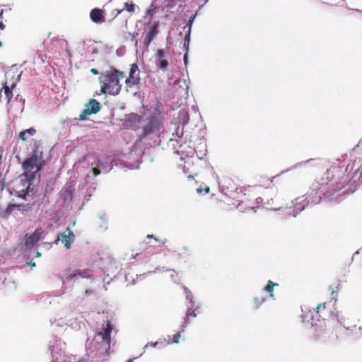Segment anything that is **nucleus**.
Returning <instances> with one entry per match:
<instances>
[{
  "instance_id": "nucleus-1",
  "label": "nucleus",
  "mask_w": 362,
  "mask_h": 362,
  "mask_svg": "<svg viewBox=\"0 0 362 362\" xmlns=\"http://www.w3.org/2000/svg\"><path fill=\"white\" fill-rule=\"evenodd\" d=\"M334 170L335 168L327 169L326 172L316 177L315 182L313 183V189L320 191V193H322L325 198L329 201L337 199L351 191L350 187L346 188V186L344 185L347 178H343L344 180L343 182L337 183L335 187L333 185L329 186L327 189L325 190L329 182L334 177Z\"/></svg>"
},
{
  "instance_id": "nucleus-2",
  "label": "nucleus",
  "mask_w": 362,
  "mask_h": 362,
  "mask_svg": "<svg viewBox=\"0 0 362 362\" xmlns=\"http://www.w3.org/2000/svg\"><path fill=\"white\" fill-rule=\"evenodd\" d=\"M112 329V324L107 321L106 326L101 332H98V339L94 338L91 341H87L86 349L92 354L91 357L95 362L105 361L108 356L111 343L110 334Z\"/></svg>"
},
{
  "instance_id": "nucleus-3",
  "label": "nucleus",
  "mask_w": 362,
  "mask_h": 362,
  "mask_svg": "<svg viewBox=\"0 0 362 362\" xmlns=\"http://www.w3.org/2000/svg\"><path fill=\"white\" fill-rule=\"evenodd\" d=\"M307 318H310L312 320L310 322V332L313 340L315 341L324 343L334 341L338 339L337 334H334L331 332L329 329H327L326 325L323 320H317L315 321L313 313L311 311L302 316V322H310V320H307Z\"/></svg>"
},
{
  "instance_id": "nucleus-4",
  "label": "nucleus",
  "mask_w": 362,
  "mask_h": 362,
  "mask_svg": "<svg viewBox=\"0 0 362 362\" xmlns=\"http://www.w3.org/2000/svg\"><path fill=\"white\" fill-rule=\"evenodd\" d=\"M125 76V73L110 67V69L102 73L100 81L102 83L100 91L111 95H118L122 89L120 80Z\"/></svg>"
},
{
  "instance_id": "nucleus-5",
  "label": "nucleus",
  "mask_w": 362,
  "mask_h": 362,
  "mask_svg": "<svg viewBox=\"0 0 362 362\" xmlns=\"http://www.w3.org/2000/svg\"><path fill=\"white\" fill-rule=\"evenodd\" d=\"M42 151L40 149V142L35 141L33 143V148L32 151V156L26 159L22 164V167L25 170L24 174L28 177L29 173H38L42 168Z\"/></svg>"
},
{
  "instance_id": "nucleus-6",
  "label": "nucleus",
  "mask_w": 362,
  "mask_h": 362,
  "mask_svg": "<svg viewBox=\"0 0 362 362\" xmlns=\"http://www.w3.org/2000/svg\"><path fill=\"white\" fill-rule=\"evenodd\" d=\"M42 231L41 228H37L31 234H25L23 237V242L18 245V249L21 251L24 248H31L34 247L42 238Z\"/></svg>"
},
{
  "instance_id": "nucleus-7",
  "label": "nucleus",
  "mask_w": 362,
  "mask_h": 362,
  "mask_svg": "<svg viewBox=\"0 0 362 362\" xmlns=\"http://www.w3.org/2000/svg\"><path fill=\"white\" fill-rule=\"evenodd\" d=\"M148 28H146L143 34L144 46L148 49L151 43L155 40L159 33V25L158 21H154L153 23H148L147 24Z\"/></svg>"
},
{
  "instance_id": "nucleus-8",
  "label": "nucleus",
  "mask_w": 362,
  "mask_h": 362,
  "mask_svg": "<svg viewBox=\"0 0 362 362\" xmlns=\"http://www.w3.org/2000/svg\"><path fill=\"white\" fill-rule=\"evenodd\" d=\"M293 202L291 199H286L282 194H276L271 200H268V204L270 205V209L274 211L283 209L291 208Z\"/></svg>"
},
{
  "instance_id": "nucleus-9",
  "label": "nucleus",
  "mask_w": 362,
  "mask_h": 362,
  "mask_svg": "<svg viewBox=\"0 0 362 362\" xmlns=\"http://www.w3.org/2000/svg\"><path fill=\"white\" fill-rule=\"evenodd\" d=\"M154 56L157 62V66L160 69L165 71L170 65V56L169 53L165 49H158L156 51Z\"/></svg>"
},
{
  "instance_id": "nucleus-10",
  "label": "nucleus",
  "mask_w": 362,
  "mask_h": 362,
  "mask_svg": "<svg viewBox=\"0 0 362 362\" xmlns=\"http://www.w3.org/2000/svg\"><path fill=\"white\" fill-rule=\"evenodd\" d=\"M161 120L156 115H152L148 119L147 124L143 127L142 136H146L149 134L158 131L161 127Z\"/></svg>"
},
{
  "instance_id": "nucleus-11",
  "label": "nucleus",
  "mask_w": 362,
  "mask_h": 362,
  "mask_svg": "<svg viewBox=\"0 0 362 362\" xmlns=\"http://www.w3.org/2000/svg\"><path fill=\"white\" fill-rule=\"evenodd\" d=\"M74 240L75 235L71 230V228H66V231L65 233H60L58 234L57 239L55 240V243H57L58 241H61L66 249H69Z\"/></svg>"
},
{
  "instance_id": "nucleus-12",
  "label": "nucleus",
  "mask_w": 362,
  "mask_h": 362,
  "mask_svg": "<svg viewBox=\"0 0 362 362\" xmlns=\"http://www.w3.org/2000/svg\"><path fill=\"white\" fill-rule=\"evenodd\" d=\"M64 345L61 340H57L54 344L49 346V351L53 358L52 362H58L57 360L62 356V346Z\"/></svg>"
},
{
  "instance_id": "nucleus-13",
  "label": "nucleus",
  "mask_w": 362,
  "mask_h": 362,
  "mask_svg": "<svg viewBox=\"0 0 362 362\" xmlns=\"http://www.w3.org/2000/svg\"><path fill=\"white\" fill-rule=\"evenodd\" d=\"M139 69L136 64H132L129 69V76L126 79L127 84L132 83V85H137L140 82V77L138 73Z\"/></svg>"
},
{
  "instance_id": "nucleus-14",
  "label": "nucleus",
  "mask_w": 362,
  "mask_h": 362,
  "mask_svg": "<svg viewBox=\"0 0 362 362\" xmlns=\"http://www.w3.org/2000/svg\"><path fill=\"white\" fill-rule=\"evenodd\" d=\"M187 311L185 313V316L183 318V321L181 325L182 331L187 327L188 324V319L190 317H196L197 316V313L196 311L199 309V306L196 305L192 306V305L187 304Z\"/></svg>"
},
{
  "instance_id": "nucleus-15",
  "label": "nucleus",
  "mask_w": 362,
  "mask_h": 362,
  "mask_svg": "<svg viewBox=\"0 0 362 362\" xmlns=\"http://www.w3.org/2000/svg\"><path fill=\"white\" fill-rule=\"evenodd\" d=\"M105 11L103 9L95 8L90 12V18L95 23H102L105 21Z\"/></svg>"
},
{
  "instance_id": "nucleus-16",
  "label": "nucleus",
  "mask_w": 362,
  "mask_h": 362,
  "mask_svg": "<svg viewBox=\"0 0 362 362\" xmlns=\"http://www.w3.org/2000/svg\"><path fill=\"white\" fill-rule=\"evenodd\" d=\"M335 317L337 322L339 323L341 326H342L344 328H345L346 330H351L353 332V329H356V326L354 325L352 327H349V323L346 322V317L345 314H344L342 312H337L335 314Z\"/></svg>"
},
{
  "instance_id": "nucleus-17",
  "label": "nucleus",
  "mask_w": 362,
  "mask_h": 362,
  "mask_svg": "<svg viewBox=\"0 0 362 362\" xmlns=\"http://www.w3.org/2000/svg\"><path fill=\"white\" fill-rule=\"evenodd\" d=\"M86 107L88 108L92 114H96L100 110V104L95 99H90L89 102L86 105Z\"/></svg>"
},
{
  "instance_id": "nucleus-18",
  "label": "nucleus",
  "mask_w": 362,
  "mask_h": 362,
  "mask_svg": "<svg viewBox=\"0 0 362 362\" xmlns=\"http://www.w3.org/2000/svg\"><path fill=\"white\" fill-rule=\"evenodd\" d=\"M36 134V129L34 127L23 130L18 134V139L23 141H27L29 136H33Z\"/></svg>"
},
{
  "instance_id": "nucleus-19",
  "label": "nucleus",
  "mask_w": 362,
  "mask_h": 362,
  "mask_svg": "<svg viewBox=\"0 0 362 362\" xmlns=\"http://www.w3.org/2000/svg\"><path fill=\"white\" fill-rule=\"evenodd\" d=\"M16 84L15 82L12 83L11 87L8 86L7 82L4 83L3 88L4 90V93L6 95V98L9 102L11 99L13 98V89L16 87Z\"/></svg>"
},
{
  "instance_id": "nucleus-20",
  "label": "nucleus",
  "mask_w": 362,
  "mask_h": 362,
  "mask_svg": "<svg viewBox=\"0 0 362 362\" xmlns=\"http://www.w3.org/2000/svg\"><path fill=\"white\" fill-rule=\"evenodd\" d=\"M275 286H278V284L274 283L272 281L269 280L267 281V284L264 287V291L269 293L270 297L275 300L274 294V288Z\"/></svg>"
},
{
  "instance_id": "nucleus-21",
  "label": "nucleus",
  "mask_w": 362,
  "mask_h": 362,
  "mask_svg": "<svg viewBox=\"0 0 362 362\" xmlns=\"http://www.w3.org/2000/svg\"><path fill=\"white\" fill-rule=\"evenodd\" d=\"M163 344V346H166V345L169 344V342H167V341H165V339H163V341H156V342H148V343H147V344L144 346V348H143V350H144L143 353H141V354L138 356V358H139V357H141V356L143 355V354L146 351V350L147 349V348H148V347H149V348H151V347H152V348H156V347L157 346V345H158V344ZM136 358H137V357H136Z\"/></svg>"
},
{
  "instance_id": "nucleus-22",
  "label": "nucleus",
  "mask_w": 362,
  "mask_h": 362,
  "mask_svg": "<svg viewBox=\"0 0 362 362\" xmlns=\"http://www.w3.org/2000/svg\"><path fill=\"white\" fill-rule=\"evenodd\" d=\"M70 277L72 279H76L78 277H80L82 279H88L89 275L88 274V272L85 270H78V271H74L70 275Z\"/></svg>"
},
{
  "instance_id": "nucleus-23",
  "label": "nucleus",
  "mask_w": 362,
  "mask_h": 362,
  "mask_svg": "<svg viewBox=\"0 0 362 362\" xmlns=\"http://www.w3.org/2000/svg\"><path fill=\"white\" fill-rule=\"evenodd\" d=\"M182 249L185 250V252H180L178 253V257L180 260H182L184 262H187L188 261V257L191 255V254L189 252L187 247L184 246Z\"/></svg>"
},
{
  "instance_id": "nucleus-24",
  "label": "nucleus",
  "mask_w": 362,
  "mask_h": 362,
  "mask_svg": "<svg viewBox=\"0 0 362 362\" xmlns=\"http://www.w3.org/2000/svg\"><path fill=\"white\" fill-rule=\"evenodd\" d=\"M185 293V298L187 300V304L192 305V306H195V303L193 300V296L191 293V291L187 288H184Z\"/></svg>"
},
{
  "instance_id": "nucleus-25",
  "label": "nucleus",
  "mask_w": 362,
  "mask_h": 362,
  "mask_svg": "<svg viewBox=\"0 0 362 362\" xmlns=\"http://www.w3.org/2000/svg\"><path fill=\"white\" fill-rule=\"evenodd\" d=\"M253 303L255 305V309H258L263 303H265L267 298L264 297H254Z\"/></svg>"
},
{
  "instance_id": "nucleus-26",
  "label": "nucleus",
  "mask_w": 362,
  "mask_h": 362,
  "mask_svg": "<svg viewBox=\"0 0 362 362\" xmlns=\"http://www.w3.org/2000/svg\"><path fill=\"white\" fill-rule=\"evenodd\" d=\"M90 115H92V113L90 112L89 109L86 107L79 115L78 119L81 121H84L87 119L88 117Z\"/></svg>"
},
{
  "instance_id": "nucleus-27",
  "label": "nucleus",
  "mask_w": 362,
  "mask_h": 362,
  "mask_svg": "<svg viewBox=\"0 0 362 362\" xmlns=\"http://www.w3.org/2000/svg\"><path fill=\"white\" fill-rule=\"evenodd\" d=\"M158 270V271H160L162 272H171L173 273L175 272V271L173 269H164V268H160V267H157L156 268V270H153V271H149L146 273V274H155L156 272ZM143 275H146V274H144Z\"/></svg>"
},
{
  "instance_id": "nucleus-28",
  "label": "nucleus",
  "mask_w": 362,
  "mask_h": 362,
  "mask_svg": "<svg viewBox=\"0 0 362 362\" xmlns=\"http://www.w3.org/2000/svg\"><path fill=\"white\" fill-rule=\"evenodd\" d=\"M181 332L182 331H180L173 335V341L170 344H179V339L180 337Z\"/></svg>"
},
{
  "instance_id": "nucleus-29",
  "label": "nucleus",
  "mask_w": 362,
  "mask_h": 362,
  "mask_svg": "<svg viewBox=\"0 0 362 362\" xmlns=\"http://www.w3.org/2000/svg\"><path fill=\"white\" fill-rule=\"evenodd\" d=\"M124 8L129 12H133L134 11V5L133 4L126 2L124 4Z\"/></svg>"
},
{
  "instance_id": "nucleus-30",
  "label": "nucleus",
  "mask_w": 362,
  "mask_h": 362,
  "mask_svg": "<svg viewBox=\"0 0 362 362\" xmlns=\"http://www.w3.org/2000/svg\"><path fill=\"white\" fill-rule=\"evenodd\" d=\"M209 191H210V188L208 186H205L204 187H199L197 188V192L198 193H202V192H204L206 194H207L209 192Z\"/></svg>"
},
{
  "instance_id": "nucleus-31",
  "label": "nucleus",
  "mask_w": 362,
  "mask_h": 362,
  "mask_svg": "<svg viewBox=\"0 0 362 362\" xmlns=\"http://www.w3.org/2000/svg\"><path fill=\"white\" fill-rule=\"evenodd\" d=\"M92 172L95 176H97L100 174V170L96 167H93Z\"/></svg>"
},
{
  "instance_id": "nucleus-32",
  "label": "nucleus",
  "mask_w": 362,
  "mask_h": 362,
  "mask_svg": "<svg viewBox=\"0 0 362 362\" xmlns=\"http://www.w3.org/2000/svg\"><path fill=\"white\" fill-rule=\"evenodd\" d=\"M25 264L28 267H30L31 269H33V268L36 267V264L34 262H33V261L27 262Z\"/></svg>"
},
{
  "instance_id": "nucleus-33",
  "label": "nucleus",
  "mask_w": 362,
  "mask_h": 362,
  "mask_svg": "<svg viewBox=\"0 0 362 362\" xmlns=\"http://www.w3.org/2000/svg\"><path fill=\"white\" fill-rule=\"evenodd\" d=\"M195 16H196V15H193V16L190 18V19H189V23H188L187 25H189V28L192 26V24L193 21H194V18H195Z\"/></svg>"
},
{
  "instance_id": "nucleus-34",
  "label": "nucleus",
  "mask_w": 362,
  "mask_h": 362,
  "mask_svg": "<svg viewBox=\"0 0 362 362\" xmlns=\"http://www.w3.org/2000/svg\"><path fill=\"white\" fill-rule=\"evenodd\" d=\"M146 238H148V239H153L156 241H158V239L156 236H154L153 235H148L146 236Z\"/></svg>"
},
{
  "instance_id": "nucleus-35",
  "label": "nucleus",
  "mask_w": 362,
  "mask_h": 362,
  "mask_svg": "<svg viewBox=\"0 0 362 362\" xmlns=\"http://www.w3.org/2000/svg\"><path fill=\"white\" fill-rule=\"evenodd\" d=\"M2 18V13H0V18ZM5 25H4L3 22L0 21V30L4 29Z\"/></svg>"
},
{
  "instance_id": "nucleus-36",
  "label": "nucleus",
  "mask_w": 362,
  "mask_h": 362,
  "mask_svg": "<svg viewBox=\"0 0 362 362\" xmlns=\"http://www.w3.org/2000/svg\"><path fill=\"white\" fill-rule=\"evenodd\" d=\"M90 72H91L93 74H94V75H98V74H99V71H98V69H94V68L90 69Z\"/></svg>"
},
{
  "instance_id": "nucleus-37",
  "label": "nucleus",
  "mask_w": 362,
  "mask_h": 362,
  "mask_svg": "<svg viewBox=\"0 0 362 362\" xmlns=\"http://www.w3.org/2000/svg\"><path fill=\"white\" fill-rule=\"evenodd\" d=\"M97 165L99 166V167H101L102 168H103V163H102V160L100 159L98 160L97 161Z\"/></svg>"
},
{
  "instance_id": "nucleus-38",
  "label": "nucleus",
  "mask_w": 362,
  "mask_h": 362,
  "mask_svg": "<svg viewBox=\"0 0 362 362\" xmlns=\"http://www.w3.org/2000/svg\"><path fill=\"white\" fill-rule=\"evenodd\" d=\"M110 264H113L115 266V269H117V262H115L114 259H111L110 260Z\"/></svg>"
},
{
  "instance_id": "nucleus-39",
  "label": "nucleus",
  "mask_w": 362,
  "mask_h": 362,
  "mask_svg": "<svg viewBox=\"0 0 362 362\" xmlns=\"http://www.w3.org/2000/svg\"><path fill=\"white\" fill-rule=\"evenodd\" d=\"M176 276H176L175 274H172L170 275V279H171L173 282H175V278H176Z\"/></svg>"
},
{
  "instance_id": "nucleus-40",
  "label": "nucleus",
  "mask_w": 362,
  "mask_h": 362,
  "mask_svg": "<svg viewBox=\"0 0 362 362\" xmlns=\"http://www.w3.org/2000/svg\"><path fill=\"white\" fill-rule=\"evenodd\" d=\"M85 293H86V296L90 295L92 293V291L86 290Z\"/></svg>"
},
{
  "instance_id": "nucleus-41",
  "label": "nucleus",
  "mask_w": 362,
  "mask_h": 362,
  "mask_svg": "<svg viewBox=\"0 0 362 362\" xmlns=\"http://www.w3.org/2000/svg\"><path fill=\"white\" fill-rule=\"evenodd\" d=\"M76 362H90V361L88 360H86V359H80V360H78Z\"/></svg>"
},
{
  "instance_id": "nucleus-42",
  "label": "nucleus",
  "mask_w": 362,
  "mask_h": 362,
  "mask_svg": "<svg viewBox=\"0 0 362 362\" xmlns=\"http://www.w3.org/2000/svg\"><path fill=\"white\" fill-rule=\"evenodd\" d=\"M41 257V252H39V251H37V252H36L35 257Z\"/></svg>"
},
{
  "instance_id": "nucleus-43",
  "label": "nucleus",
  "mask_w": 362,
  "mask_h": 362,
  "mask_svg": "<svg viewBox=\"0 0 362 362\" xmlns=\"http://www.w3.org/2000/svg\"><path fill=\"white\" fill-rule=\"evenodd\" d=\"M11 284H12L13 285V288H14V289L16 290V288H17V286H16V285L15 282H14V281H11Z\"/></svg>"
},
{
  "instance_id": "nucleus-44",
  "label": "nucleus",
  "mask_w": 362,
  "mask_h": 362,
  "mask_svg": "<svg viewBox=\"0 0 362 362\" xmlns=\"http://www.w3.org/2000/svg\"><path fill=\"white\" fill-rule=\"evenodd\" d=\"M359 254V250L356 251L354 252V255H353V257H352V259L354 258V256L356 255H358Z\"/></svg>"
},
{
  "instance_id": "nucleus-45",
  "label": "nucleus",
  "mask_w": 362,
  "mask_h": 362,
  "mask_svg": "<svg viewBox=\"0 0 362 362\" xmlns=\"http://www.w3.org/2000/svg\"><path fill=\"white\" fill-rule=\"evenodd\" d=\"M137 255H138V253H136V254H135V255H132V259H134V258H136V257Z\"/></svg>"
},
{
  "instance_id": "nucleus-46",
  "label": "nucleus",
  "mask_w": 362,
  "mask_h": 362,
  "mask_svg": "<svg viewBox=\"0 0 362 362\" xmlns=\"http://www.w3.org/2000/svg\"><path fill=\"white\" fill-rule=\"evenodd\" d=\"M322 304H319L317 307V312H318V310L320 308V307L322 306Z\"/></svg>"
},
{
  "instance_id": "nucleus-47",
  "label": "nucleus",
  "mask_w": 362,
  "mask_h": 362,
  "mask_svg": "<svg viewBox=\"0 0 362 362\" xmlns=\"http://www.w3.org/2000/svg\"><path fill=\"white\" fill-rule=\"evenodd\" d=\"M134 358L128 359L127 362H133Z\"/></svg>"
},
{
  "instance_id": "nucleus-48",
  "label": "nucleus",
  "mask_w": 362,
  "mask_h": 362,
  "mask_svg": "<svg viewBox=\"0 0 362 362\" xmlns=\"http://www.w3.org/2000/svg\"><path fill=\"white\" fill-rule=\"evenodd\" d=\"M166 242V239L165 238L163 240H162V244H164Z\"/></svg>"
},
{
  "instance_id": "nucleus-49",
  "label": "nucleus",
  "mask_w": 362,
  "mask_h": 362,
  "mask_svg": "<svg viewBox=\"0 0 362 362\" xmlns=\"http://www.w3.org/2000/svg\"><path fill=\"white\" fill-rule=\"evenodd\" d=\"M192 178H193L192 176H191V175L188 176V179H192Z\"/></svg>"
},
{
  "instance_id": "nucleus-50",
  "label": "nucleus",
  "mask_w": 362,
  "mask_h": 362,
  "mask_svg": "<svg viewBox=\"0 0 362 362\" xmlns=\"http://www.w3.org/2000/svg\"><path fill=\"white\" fill-rule=\"evenodd\" d=\"M361 327H359L358 328V331L359 332V331H361Z\"/></svg>"
},
{
  "instance_id": "nucleus-51",
  "label": "nucleus",
  "mask_w": 362,
  "mask_h": 362,
  "mask_svg": "<svg viewBox=\"0 0 362 362\" xmlns=\"http://www.w3.org/2000/svg\"><path fill=\"white\" fill-rule=\"evenodd\" d=\"M5 280H6V278H4V281H2V284L4 283Z\"/></svg>"
},
{
  "instance_id": "nucleus-52",
  "label": "nucleus",
  "mask_w": 362,
  "mask_h": 362,
  "mask_svg": "<svg viewBox=\"0 0 362 362\" xmlns=\"http://www.w3.org/2000/svg\"><path fill=\"white\" fill-rule=\"evenodd\" d=\"M32 177H30V179H32V177H34V175H31Z\"/></svg>"
},
{
  "instance_id": "nucleus-53",
  "label": "nucleus",
  "mask_w": 362,
  "mask_h": 362,
  "mask_svg": "<svg viewBox=\"0 0 362 362\" xmlns=\"http://www.w3.org/2000/svg\"><path fill=\"white\" fill-rule=\"evenodd\" d=\"M32 177H30V179H32V177H34V175H31Z\"/></svg>"
}]
</instances>
